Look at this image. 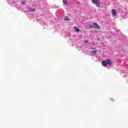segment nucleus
<instances>
[{"label":"nucleus","instance_id":"nucleus-5","mask_svg":"<svg viewBox=\"0 0 128 128\" xmlns=\"http://www.w3.org/2000/svg\"><path fill=\"white\" fill-rule=\"evenodd\" d=\"M102 64L103 66H108L106 60L103 61L102 62Z\"/></svg>","mask_w":128,"mask_h":128},{"label":"nucleus","instance_id":"nucleus-8","mask_svg":"<svg viewBox=\"0 0 128 128\" xmlns=\"http://www.w3.org/2000/svg\"><path fill=\"white\" fill-rule=\"evenodd\" d=\"M64 20L68 21V20H70V18H68V17L66 16V17L64 18Z\"/></svg>","mask_w":128,"mask_h":128},{"label":"nucleus","instance_id":"nucleus-7","mask_svg":"<svg viewBox=\"0 0 128 128\" xmlns=\"http://www.w3.org/2000/svg\"><path fill=\"white\" fill-rule=\"evenodd\" d=\"M62 2H63V4H68V0H62Z\"/></svg>","mask_w":128,"mask_h":128},{"label":"nucleus","instance_id":"nucleus-9","mask_svg":"<svg viewBox=\"0 0 128 128\" xmlns=\"http://www.w3.org/2000/svg\"><path fill=\"white\" fill-rule=\"evenodd\" d=\"M96 52H98L96 50H93L92 51V54H96Z\"/></svg>","mask_w":128,"mask_h":128},{"label":"nucleus","instance_id":"nucleus-1","mask_svg":"<svg viewBox=\"0 0 128 128\" xmlns=\"http://www.w3.org/2000/svg\"><path fill=\"white\" fill-rule=\"evenodd\" d=\"M92 3L95 4L98 8H100V0H91Z\"/></svg>","mask_w":128,"mask_h":128},{"label":"nucleus","instance_id":"nucleus-11","mask_svg":"<svg viewBox=\"0 0 128 128\" xmlns=\"http://www.w3.org/2000/svg\"><path fill=\"white\" fill-rule=\"evenodd\" d=\"M88 40L84 41V44H88Z\"/></svg>","mask_w":128,"mask_h":128},{"label":"nucleus","instance_id":"nucleus-2","mask_svg":"<svg viewBox=\"0 0 128 128\" xmlns=\"http://www.w3.org/2000/svg\"><path fill=\"white\" fill-rule=\"evenodd\" d=\"M94 24V28H98V29H100V26H98V24L96 22L93 23Z\"/></svg>","mask_w":128,"mask_h":128},{"label":"nucleus","instance_id":"nucleus-6","mask_svg":"<svg viewBox=\"0 0 128 128\" xmlns=\"http://www.w3.org/2000/svg\"><path fill=\"white\" fill-rule=\"evenodd\" d=\"M112 14H116V11L115 10H112Z\"/></svg>","mask_w":128,"mask_h":128},{"label":"nucleus","instance_id":"nucleus-10","mask_svg":"<svg viewBox=\"0 0 128 128\" xmlns=\"http://www.w3.org/2000/svg\"><path fill=\"white\" fill-rule=\"evenodd\" d=\"M36 10H34V8H31V11L32 12H34Z\"/></svg>","mask_w":128,"mask_h":128},{"label":"nucleus","instance_id":"nucleus-12","mask_svg":"<svg viewBox=\"0 0 128 128\" xmlns=\"http://www.w3.org/2000/svg\"><path fill=\"white\" fill-rule=\"evenodd\" d=\"M22 4H26V2H22Z\"/></svg>","mask_w":128,"mask_h":128},{"label":"nucleus","instance_id":"nucleus-4","mask_svg":"<svg viewBox=\"0 0 128 128\" xmlns=\"http://www.w3.org/2000/svg\"><path fill=\"white\" fill-rule=\"evenodd\" d=\"M74 28L75 32H80V28H78L77 26H74Z\"/></svg>","mask_w":128,"mask_h":128},{"label":"nucleus","instance_id":"nucleus-3","mask_svg":"<svg viewBox=\"0 0 128 128\" xmlns=\"http://www.w3.org/2000/svg\"><path fill=\"white\" fill-rule=\"evenodd\" d=\"M106 62H107V64H108V66H112V60H106Z\"/></svg>","mask_w":128,"mask_h":128}]
</instances>
